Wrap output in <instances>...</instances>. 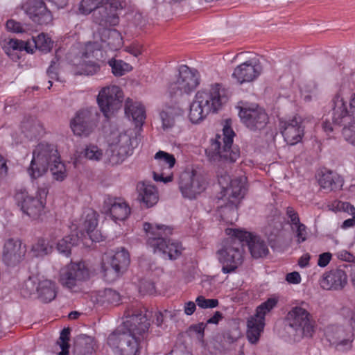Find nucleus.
I'll return each mask as SVG.
<instances>
[{
    "mask_svg": "<svg viewBox=\"0 0 355 355\" xmlns=\"http://www.w3.org/2000/svg\"><path fill=\"white\" fill-rule=\"evenodd\" d=\"M122 8L119 0H81L79 12L87 15L94 12L93 21L98 27L94 28L93 42L78 43L73 48L76 56L71 62L76 67V74L90 76L96 73L100 66L91 58L97 56L101 49L116 51L123 46L121 33L110 28L119 24L118 11Z\"/></svg>",
    "mask_w": 355,
    "mask_h": 355,
    "instance_id": "nucleus-1",
    "label": "nucleus"
},
{
    "mask_svg": "<svg viewBox=\"0 0 355 355\" xmlns=\"http://www.w3.org/2000/svg\"><path fill=\"white\" fill-rule=\"evenodd\" d=\"M147 311L131 305L125 311L123 324L110 334L108 345L119 355H139L141 345L148 340L150 322Z\"/></svg>",
    "mask_w": 355,
    "mask_h": 355,
    "instance_id": "nucleus-2",
    "label": "nucleus"
},
{
    "mask_svg": "<svg viewBox=\"0 0 355 355\" xmlns=\"http://www.w3.org/2000/svg\"><path fill=\"white\" fill-rule=\"evenodd\" d=\"M220 85L213 84L199 90L190 104L189 120L199 124L211 113L217 112L221 107Z\"/></svg>",
    "mask_w": 355,
    "mask_h": 355,
    "instance_id": "nucleus-3",
    "label": "nucleus"
},
{
    "mask_svg": "<svg viewBox=\"0 0 355 355\" xmlns=\"http://www.w3.org/2000/svg\"><path fill=\"white\" fill-rule=\"evenodd\" d=\"M144 229L147 233V244L153 248L155 252H159L171 260H175L181 255L183 249L181 243L167 239L172 234L171 227L163 225L153 226L145 223Z\"/></svg>",
    "mask_w": 355,
    "mask_h": 355,
    "instance_id": "nucleus-4",
    "label": "nucleus"
},
{
    "mask_svg": "<svg viewBox=\"0 0 355 355\" xmlns=\"http://www.w3.org/2000/svg\"><path fill=\"white\" fill-rule=\"evenodd\" d=\"M178 184L182 197L193 200L206 189L208 182L201 167L191 166L180 173Z\"/></svg>",
    "mask_w": 355,
    "mask_h": 355,
    "instance_id": "nucleus-5",
    "label": "nucleus"
},
{
    "mask_svg": "<svg viewBox=\"0 0 355 355\" xmlns=\"http://www.w3.org/2000/svg\"><path fill=\"white\" fill-rule=\"evenodd\" d=\"M227 229V233L232 237L228 239L217 252L219 262L222 264V271L225 274L234 272L243 261L244 244L241 239Z\"/></svg>",
    "mask_w": 355,
    "mask_h": 355,
    "instance_id": "nucleus-6",
    "label": "nucleus"
},
{
    "mask_svg": "<svg viewBox=\"0 0 355 355\" xmlns=\"http://www.w3.org/2000/svg\"><path fill=\"white\" fill-rule=\"evenodd\" d=\"M286 320L290 334L294 340L300 341L303 338H311L315 332V322L310 313L301 306L293 307L288 313Z\"/></svg>",
    "mask_w": 355,
    "mask_h": 355,
    "instance_id": "nucleus-7",
    "label": "nucleus"
},
{
    "mask_svg": "<svg viewBox=\"0 0 355 355\" xmlns=\"http://www.w3.org/2000/svg\"><path fill=\"white\" fill-rule=\"evenodd\" d=\"M350 318L347 327L330 325L325 331V336L329 344L338 352L350 349L354 340L355 327V313L349 311Z\"/></svg>",
    "mask_w": 355,
    "mask_h": 355,
    "instance_id": "nucleus-8",
    "label": "nucleus"
},
{
    "mask_svg": "<svg viewBox=\"0 0 355 355\" xmlns=\"http://www.w3.org/2000/svg\"><path fill=\"white\" fill-rule=\"evenodd\" d=\"M199 83V73L197 70L186 65H181L175 80L168 84V93L171 97L189 94L198 87Z\"/></svg>",
    "mask_w": 355,
    "mask_h": 355,
    "instance_id": "nucleus-9",
    "label": "nucleus"
},
{
    "mask_svg": "<svg viewBox=\"0 0 355 355\" xmlns=\"http://www.w3.org/2000/svg\"><path fill=\"white\" fill-rule=\"evenodd\" d=\"M331 118L334 124L355 123V94L348 102L340 89L331 101Z\"/></svg>",
    "mask_w": 355,
    "mask_h": 355,
    "instance_id": "nucleus-10",
    "label": "nucleus"
},
{
    "mask_svg": "<svg viewBox=\"0 0 355 355\" xmlns=\"http://www.w3.org/2000/svg\"><path fill=\"white\" fill-rule=\"evenodd\" d=\"M236 108L241 122L251 130H261L268 122L267 113L256 103L241 101Z\"/></svg>",
    "mask_w": 355,
    "mask_h": 355,
    "instance_id": "nucleus-11",
    "label": "nucleus"
},
{
    "mask_svg": "<svg viewBox=\"0 0 355 355\" xmlns=\"http://www.w3.org/2000/svg\"><path fill=\"white\" fill-rule=\"evenodd\" d=\"M89 277V272L85 263H71L61 269L60 282L72 292L81 290L82 284Z\"/></svg>",
    "mask_w": 355,
    "mask_h": 355,
    "instance_id": "nucleus-12",
    "label": "nucleus"
},
{
    "mask_svg": "<svg viewBox=\"0 0 355 355\" xmlns=\"http://www.w3.org/2000/svg\"><path fill=\"white\" fill-rule=\"evenodd\" d=\"M53 47V42L47 34L40 33L37 37H32L31 41H23L17 39L5 40L3 49L6 54L10 55L12 51H23L33 53L35 49L47 53Z\"/></svg>",
    "mask_w": 355,
    "mask_h": 355,
    "instance_id": "nucleus-13",
    "label": "nucleus"
},
{
    "mask_svg": "<svg viewBox=\"0 0 355 355\" xmlns=\"http://www.w3.org/2000/svg\"><path fill=\"white\" fill-rule=\"evenodd\" d=\"M123 92L116 85L103 87L97 96L100 110L107 119L110 118L122 106Z\"/></svg>",
    "mask_w": 355,
    "mask_h": 355,
    "instance_id": "nucleus-14",
    "label": "nucleus"
},
{
    "mask_svg": "<svg viewBox=\"0 0 355 355\" xmlns=\"http://www.w3.org/2000/svg\"><path fill=\"white\" fill-rule=\"evenodd\" d=\"M47 194L46 189L40 188L37 190L36 197L20 193L15 198L22 212L31 218L37 219L43 212Z\"/></svg>",
    "mask_w": 355,
    "mask_h": 355,
    "instance_id": "nucleus-15",
    "label": "nucleus"
},
{
    "mask_svg": "<svg viewBox=\"0 0 355 355\" xmlns=\"http://www.w3.org/2000/svg\"><path fill=\"white\" fill-rule=\"evenodd\" d=\"M130 262L129 253L124 248L110 257L103 259L101 269L104 277L108 282L116 280L126 270Z\"/></svg>",
    "mask_w": 355,
    "mask_h": 355,
    "instance_id": "nucleus-16",
    "label": "nucleus"
},
{
    "mask_svg": "<svg viewBox=\"0 0 355 355\" xmlns=\"http://www.w3.org/2000/svg\"><path fill=\"white\" fill-rule=\"evenodd\" d=\"M139 130H128L123 133L112 132L114 140L110 146L112 155H132L139 144Z\"/></svg>",
    "mask_w": 355,
    "mask_h": 355,
    "instance_id": "nucleus-17",
    "label": "nucleus"
},
{
    "mask_svg": "<svg viewBox=\"0 0 355 355\" xmlns=\"http://www.w3.org/2000/svg\"><path fill=\"white\" fill-rule=\"evenodd\" d=\"M279 129L285 142L291 146L301 142L304 135L302 119L299 116H294L287 119H281L279 122Z\"/></svg>",
    "mask_w": 355,
    "mask_h": 355,
    "instance_id": "nucleus-18",
    "label": "nucleus"
},
{
    "mask_svg": "<svg viewBox=\"0 0 355 355\" xmlns=\"http://www.w3.org/2000/svg\"><path fill=\"white\" fill-rule=\"evenodd\" d=\"M234 236L239 238L244 244L248 247L252 256L255 258L266 257L268 252V245L259 236H254L251 233L240 230H230Z\"/></svg>",
    "mask_w": 355,
    "mask_h": 355,
    "instance_id": "nucleus-19",
    "label": "nucleus"
},
{
    "mask_svg": "<svg viewBox=\"0 0 355 355\" xmlns=\"http://www.w3.org/2000/svg\"><path fill=\"white\" fill-rule=\"evenodd\" d=\"M102 211L116 222L125 220L130 214V208L123 199L107 196L104 199Z\"/></svg>",
    "mask_w": 355,
    "mask_h": 355,
    "instance_id": "nucleus-20",
    "label": "nucleus"
},
{
    "mask_svg": "<svg viewBox=\"0 0 355 355\" xmlns=\"http://www.w3.org/2000/svg\"><path fill=\"white\" fill-rule=\"evenodd\" d=\"M262 71L261 66L256 59L248 60L237 66L232 77L239 84L250 83L256 80Z\"/></svg>",
    "mask_w": 355,
    "mask_h": 355,
    "instance_id": "nucleus-21",
    "label": "nucleus"
},
{
    "mask_svg": "<svg viewBox=\"0 0 355 355\" xmlns=\"http://www.w3.org/2000/svg\"><path fill=\"white\" fill-rule=\"evenodd\" d=\"M29 18L40 25H48L53 19L51 12L42 0H31L24 8Z\"/></svg>",
    "mask_w": 355,
    "mask_h": 355,
    "instance_id": "nucleus-22",
    "label": "nucleus"
},
{
    "mask_svg": "<svg viewBox=\"0 0 355 355\" xmlns=\"http://www.w3.org/2000/svg\"><path fill=\"white\" fill-rule=\"evenodd\" d=\"M223 132V148L221 147V138L220 136H218L211 141L209 152H207V155H223V153L229 152L235 135L234 130L230 127V120L225 121Z\"/></svg>",
    "mask_w": 355,
    "mask_h": 355,
    "instance_id": "nucleus-23",
    "label": "nucleus"
},
{
    "mask_svg": "<svg viewBox=\"0 0 355 355\" xmlns=\"http://www.w3.org/2000/svg\"><path fill=\"white\" fill-rule=\"evenodd\" d=\"M347 282L346 272L340 266L324 273L320 284L323 289L338 291L343 289Z\"/></svg>",
    "mask_w": 355,
    "mask_h": 355,
    "instance_id": "nucleus-24",
    "label": "nucleus"
},
{
    "mask_svg": "<svg viewBox=\"0 0 355 355\" xmlns=\"http://www.w3.org/2000/svg\"><path fill=\"white\" fill-rule=\"evenodd\" d=\"M26 252L25 247L21 246L20 241L8 240L4 244L3 260L8 266H14L23 259Z\"/></svg>",
    "mask_w": 355,
    "mask_h": 355,
    "instance_id": "nucleus-25",
    "label": "nucleus"
},
{
    "mask_svg": "<svg viewBox=\"0 0 355 355\" xmlns=\"http://www.w3.org/2000/svg\"><path fill=\"white\" fill-rule=\"evenodd\" d=\"M98 225L97 214L94 210H89L85 216L83 218L80 230L81 240L87 236L94 242H99L103 240V236L100 232L96 230Z\"/></svg>",
    "mask_w": 355,
    "mask_h": 355,
    "instance_id": "nucleus-26",
    "label": "nucleus"
},
{
    "mask_svg": "<svg viewBox=\"0 0 355 355\" xmlns=\"http://www.w3.org/2000/svg\"><path fill=\"white\" fill-rule=\"evenodd\" d=\"M137 200L146 207L150 208L156 205L159 200L157 187L149 182L141 181L137 184Z\"/></svg>",
    "mask_w": 355,
    "mask_h": 355,
    "instance_id": "nucleus-27",
    "label": "nucleus"
},
{
    "mask_svg": "<svg viewBox=\"0 0 355 355\" xmlns=\"http://www.w3.org/2000/svg\"><path fill=\"white\" fill-rule=\"evenodd\" d=\"M182 114V109L175 104H164L159 110V119L164 131L171 130L177 119Z\"/></svg>",
    "mask_w": 355,
    "mask_h": 355,
    "instance_id": "nucleus-28",
    "label": "nucleus"
},
{
    "mask_svg": "<svg viewBox=\"0 0 355 355\" xmlns=\"http://www.w3.org/2000/svg\"><path fill=\"white\" fill-rule=\"evenodd\" d=\"M70 126L75 135L78 136L87 135L92 128L89 112L87 110L78 112L75 117L71 121Z\"/></svg>",
    "mask_w": 355,
    "mask_h": 355,
    "instance_id": "nucleus-29",
    "label": "nucleus"
},
{
    "mask_svg": "<svg viewBox=\"0 0 355 355\" xmlns=\"http://www.w3.org/2000/svg\"><path fill=\"white\" fill-rule=\"evenodd\" d=\"M125 113L129 119L132 120L136 128H139V130H140L146 117L144 105L140 102L128 98L125 101Z\"/></svg>",
    "mask_w": 355,
    "mask_h": 355,
    "instance_id": "nucleus-30",
    "label": "nucleus"
},
{
    "mask_svg": "<svg viewBox=\"0 0 355 355\" xmlns=\"http://www.w3.org/2000/svg\"><path fill=\"white\" fill-rule=\"evenodd\" d=\"M218 212L223 220L232 223L238 218V205L239 202L235 200L224 198H221V196L218 197Z\"/></svg>",
    "mask_w": 355,
    "mask_h": 355,
    "instance_id": "nucleus-31",
    "label": "nucleus"
},
{
    "mask_svg": "<svg viewBox=\"0 0 355 355\" xmlns=\"http://www.w3.org/2000/svg\"><path fill=\"white\" fill-rule=\"evenodd\" d=\"M245 183V178L243 177L236 178L231 180L230 186L224 190L223 194L221 196L222 200L224 198H227L239 202L240 200L244 197L246 191Z\"/></svg>",
    "mask_w": 355,
    "mask_h": 355,
    "instance_id": "nucleus-32",
    "label": "nucleus"
},
{
    "mask_svg": "<svg viewBox=\"0 0 355 355\" xmlns=\"http://www.w3.org/2000/svg\"><path fill=\"white\" fill-rule=\"evenodd\" d=\"M36 297L43 303H49L56 296L55 284L49 279H40Z\"/></svg>",
    "mask_w": 355,
    "mask_h": 355,
    "instance_id": "nucleus-33",
    "label": "nucleus"
},
{
    "mask_svg": "<svg viewBox=\"0 0 355 355\" xmlns=\"http://www.w3.org/2000/svg\"><path fill=\"white\" fill-rule=\"evenodd\" d=\"M343 179L335 172L324 170L319 179V184L322 188L329 191L339 189L343 187Z\"/></svg>",
    "mask_w": 355,
    "mask_h": 355,
    "instance_id": "nucleus-34",
    "label": "nucleus"
},
{
    "mask_svg": "<svg viewBox=\"0 0 355 355\" xmlns=\"http://www.w3.org/2000/svg\"><path fill=\"white\" fill-rule=\"evenodd\" d=\"M265 326L264 320L255 315L251 316L247 322V337L248 340L252 343H256L260 337Z\"/></svg>",
    "mask_w": 355,
    "mask_h": 355,
    "instance_id": "nucleus-35",
    "label": "nucleus"
},
{
    "mask_svg": "<svg viewBox=\"0 0 355 355\" xmlns=\"http://www.w3.org/2000/svg\"><path fill=\"white\" fill-rule=\"evenodd\" d=\"M80 241L81 237L79 236L78 233H72L58 242L57 250L60 254L69 257L71 253V248L78 245Z\"/></svg>",
    "mask_w": 355,
    "mask_h": 355,
    "instance_id": "nucleus-36",
    "label": "nucleus"
},
{
    "mask_svg": "<svg viewBox=\"0 0 355 355\" xmlns=\"http://www.w3.org/2000/svg\"><path fill=\"white\" fill-rule=\"evenodd\" d=\"M48 166V157H33L28 171L32 178L36 179L47 171Z\"/></svg>",
    "mask_w": 355,
    "mask_h": 355,
    "instance_id": "nucleus-37",
    "label": "nucleus"
},
{
    "mask_svg": "<svg viewBox=\"0 0 355 355\" xmlns=\"http://www.w3.org/2000/svg\"><path fill=\"white\" fill-rule=\"evenodd\" d=\"M40 279L37 277H29L20 286V294L24 298L35 297Z\"/></svg>",
    "mask_w": 355,
    "mask_h": 355,
    "instance_id": "nucleus-38",
    "label": "nucleus"
},
{
    "mask_svg": "<svg viewBox=\"0 0 355 355\" xmlns=\"http://www.w3.org/2000/svg\"><path fill=\"white\" fill-rule=\"evenodd\" d=\"M60 157H55L50 166V171L53 180L62 182L67 177V170L64 164L60 160Z\"/></svg>",
    "mask_w": 355,
    "mask_h": 355,
    "instance_id": "nucleus-39",
    "label": "nucleus"
},
{
    "mask_svg": "<svg viewBox=\"0 0 355 355\" xmlns=\"http://www.w3.org/2000/svg\"><path fill=\"white\" fill-rule=\"evenodd\" d=\"M112 72L115 76H121L132 70V67L121 60L112 58L108 61Z\"/></svg>",
    "mask_w": 355,
    "mask_h": 355,
    "instance_id": "nucleus-40",
    "label": "nucleus"
},
{
    "mask_svg": "<svg viewBox=\"0 0 355 355\" xmlns=\"http://www.w3.org/2000/svg\"><path fill=\"white\" fill-rule=\"evenodd\" d=\"M57 146L48 141L39 143L33 150V155H57Z\"/></svg>",
    "mask_w": 355,
    "mask_h": 355,
    "instance_id": "nucleus-41",
    "label": "nucleus"
},
{
    "mask_svg": "<svg viewBox=\"0 0 355 355\" xmlns=\"http://www.w3.org/2000/svg\"><path fill=\"white\" fill-rule=\"evenodd\" d=\"M155 162L152 164L153 168L158 171H163L166 169H171L175 164V157H154Z\"/></svg>",
    "mask_w": 355,
    "mask_h": 355,
    "instance_id": "nucleus-42",
    "label": "nucleus"
},
{
    "mask_svg": "<svg viewBox=\"0 0 355 355\" xmlns=\"http://www.w3.org/2000/svg\"><path fill=\"white\" fill-rule=\"evenodd\" d=\"M32 251L33 255L37 257H42L50 254L52 251V247L43 239H39L33 245Z\"/></svg>",
    "mask_w": 355,
    "mask_h": 355,
    "instance_id": "nucleus-43",
    "label": "nucleus"
},
{
    "mask_svg": "<svg viewBox=\"0 0 355 355\" xmlns=\"http://www.w3.org/2000/svg\"><path fill=\"white\" fill-rule=\"evenodd\" d=\"M278 302V300L275 297L268 298L266 302L261 304L256 310V313L254 315L262 320H265V315L267 313L270 312L274 309Z\"/></svg>",
    "mask_w": 355,
    "mask_h": 355,
    "instance_id": "nucleus-44",
    "label": "nucleus"
},
{
    "mask_svg": "<svg viewBox=\"0 0 355 355\" xmlns=\"http://www.w3.org/2000/svg\"><path fill=\"white\" fill-rule=\"evenodd\" d=\"M100 297L103 304L114 305L118 304L121 299L119 293L112 288H105Z\"/></svg>",
    "mask_w": 355,
    "mask_h": 355,
    "instance_id": "nucleus-45",
    "label": "nucleus"
},
{
    "mask_svg": "<svg viewBox=\"0 0 355 355\" xmlns=\"http://www.w3.org/2000/svg\"><path fill=\"white\" fill-rule=\"evenodd\" d=\"M210 162L217 165L218 171L227 173L228 168L236 162V159L234 157H211Z\"/></svg>",
    "mask_w": 355,
    "mask_h": 355,
    "instance_id": "nucleus-46",
    "label": "nucleus"
},
{
    "mask_svg": "<svg viewBox=\"0 0 355 355\" xmlns=\"http://www.w3.org/2000/svg\"><path fill=\"white\" fill-rule=\"evenodd\" d=\"M69 328H64L61 331L60 338L57 341L58 345L62 349V351L59 353V355H69Z\"/></svg>",
    "mask_w": 355,
    "mask_h": 355,
    "instance_id": "nucleus-47",
    "label": "nucleus"
},
{
    "mask_svg": "<svg viewBox=\"0 0 355 355\" xmlns=\"http://www.w3.org/2000/svg\"><path fill=\"white\" fill-rule=\"evenodd\" d=\"M343 126L342 134L345 139L349 144L355 146V123L351 124H337Z\"/></svg>",
    "mask_w": 355,
    "mask_h": 355,
    "instance_id": "nucleus-48",
    "label": "nucleus"
},
{
    "mask_svg": "<svg viewBox=\"0 0 355 355\" xmlns=\"http://www.w3.org/2000/svg\"><path fill=\"white\" fill-rule=\"evenodd\" d=\"M291 230L295 234L297 243H303L306 240L308 233L305 225L300 223L297 225L292 226Z\"/></svg>",
    "mask_w": 355,
    "mask_h": 355,
    "instance_id": "nucleus-49",
    "label": "nucleus"
},
{
    "mask_svg": "<svg viewBox=\"0 0 355 355\" xmlns=\"http://www.w3.org/2000/svg\"><path fill=\"white\" fill-rule=\"evenodd\" d=\"M196 304L201 309H211L218 305L217 299H206L204 296L200 295L196 300Z\"/></svg>",
    "mask_w": 355,
    "mask_h": 355,
    "instance_id": "nucleus-50",
    "label": "nucleus"
},
{
    "mask_svg": "<svg viewBox=\"0 0 355 355\" xmlns=\"http://www.w3.org/2000/svg\"><path fill=\"white\" fill-rule=\"evenodd\" d=\"M235 340V338L232 337L229 333H225L223 335V343L218 346H216L214 343V347L216 351L221 353L226 351L228 349V345L233 343Z\"/></svg>",
    "mask_w": 355,
    "mask_h": 355,
    "instance_id": "nucleus-51",
    "label": "nucleus"
},
{
    "mask_svg": "<svg viewBox=\"0 0 355 355\" xmlns=\"http://www.w3.org/2000/svg\"><path fill=\"white\" fill-rule=\"evenodd\" d=\"M218 184L220 185L222 189L220 193V196H222L223 194L224 190L226 189V188H228L230 184V181L233 179H231L230 176L226 171L223 173V171H218Z\"/></svg>",
    "mask_w": 355,
    "mask_h": 355,
    "instance_id": "nucleus-52",
    "label": "nucleus"
},
{
    "mask_svg": "<svg viewBox=\"0 0 355 355\" xmlns=\"http://www.w3.org/2000/svg\"><path fill=\"white\" fill-rule=\"evenodd\" d=\"M77 155H102L101 151L96 146H85L81 148V151L77 150Z\"/></svg>",
    "mask_w": 355,
    "mask_h": 355,
    "instance_id": "nucleus-53",
    "label": "nucleus"
},
{
    "mask_svg": "<svg viewBox=\"0 0 355 355\" xmlns=\"http://www.w3.org/2000/svg\"><path fill=\"white\" fill-rule=\"evenodd\" d=\"M286 216L288 218V223L291 227L297 225L300 223L298 214L293 207H288L286 209Z\"/></svg>",
    "mask_w": 355,
    "mask_h": 355,
    "instance_id": "nucleus-54",
    "label": "nucleus"
},
{
    "mask_svg": "<svg viewBox=\"0 0 355 355\" xmlns=\"http://www.w3.org/2000/svg\"><path fill=\"white\" fill-rule=\"evenodd\" d=\"M6 26L7 30L10 32L16 33L24 32V29L23 26H21V24L19 22L15 21L13 19L8 20Z\"/></svg>",
    "mask_w": 355,
    "mask_h": 355,
    "instance_id": "nucleus-55",
    "label": "nucleus"
},
{
    "mask_svg": "<svg viewBox=\"0 0 355 355\" xmlns=\"http://www.w3.org/2000/svg\"><path fill=\"white\" fill-rule=\"evenodd\" d=\"M338 259L345 261L351 264H355V256L347 250H340L336 253Z\"/></svg>",
    "mask_w": 355,
    "mask_h": 355,
    "instance_id": "nucleus-56",
    "label": "nucleus"
},
{
    "mask_svg": "<svg viewBox=\"0 0 355 355\" xmlns=\"http://www.w3.org/2000/svg\"><path fill=\"white\" fill-rule=\"evenodd\" d=\"M55 61L52 60L51 65L47 69V74L51 80H49V83H50V86L49 87V89L52 86V80H59V78L58 76V73L56 71V67L55 66Z\"/></svg>",
    "mask_w": 355,
    "mask_h": 355,
    "instance_id": "nucleus-57",
    "label": "nucleus"
},
{
    "mask_svg": "<svg viewBox=\"0 0 355 355\" xmlns=\"http://www.w3.org/2000/svg\"><path fill=\"white\" fill-rule=\"evenodd\" d=\"M125 51L135 57H138L142 53V46L139 44H132L125 48Z\"/></svg>",
    "mask_w": 355,
    "mask_h": 355,
    "instance_id": "nucleus-58",
    "label": "nucleus"
},
{
    "mask_svg": "<svg viewBox=\"0 0 355 355\" xmlns=\"http://www.w3.org/2000/svg\"><path fill=\"white\" fill-rule=\"evenodd\" d=\"M207 326V324L204 322H200L197 324H193L190 327V330L193 331L198 335V338L202 340L204 337V331Z\"/></svg>",
    "mask_w": 355,
    "mask_h": 355,
    "instance_id": "nucleus-59",
    "label": "nucleus"
},
{
    "mask_svg": "<svg viewBox=\"0 0 355 355\" xmlns=\"http://www.w3.org/2000/svg\"><path fill=\"white\" fill-rule=\"evenodd\" d=\"M41 130L42 128L39 125L37 126L35 125H32L28 130L23 131L22 134L25 137H30L32 138L33 137H35L37 135L40 134Z\"/></svg>",
    "mask_w": 355,
    "mask_h": 355,
    "instance_id": "nucleus-60",
    "label": "nucleus"
},
{
    "mask_svg": "<svg viewBox=\"0 0 355 355\" xmlns=\"http://www.w3.org/2000/svg\"><path fill=\"white\" fill-rule=\"evenodd\" d=\"M331 259V254L330 252H324L319 255L318 265L320 267H325L328 265Z\"/></svg>",
    "mask_w": 355,
    "mask_h": 355,
    "instance_id": "nucleus-61",
    "label": "nucleus"
},
{
    "mask_svg": "<svg viewBox=\"0 0 355 355\" xmlns=\"http://www.w3.org/2000/svg\"><path fill=\"white\" fill-rule=\"evenodd\" d=\"M166 355H192V354L188 351L184 346L180 345L179 347H175Z\"/></svg>",
    "mask_w": 355,
    "mask_h": 355,
    "instance_id": "nucleus-62",
    "label": "nucleus"
},
{
    "mask_svg": "<svg viewBox=\"0 0 355 355\" xmlns=\"http://www.w3.org/2000/svg\"><path fill=\"white\" fill-rule=\"evenodd\" d=\"M286 280L291 284H299L301 282V277L298 272H292L288 273L286 277Z\"/></svg>",
    "mask_w": 355,
    "mask_h": 355,
    "instance_id": "nucleus-63",
    "label": "nucleus"
},
{
    "mask_svg": "<svg viewBox=\"0 0 355 355\" xmlns=\"http://www.w3.org/2000/svg\"><path fill=\"white\" fill-rule=\"evenodd\" d=\"M153 179L156 182H163L164 183L170 182L173 180V175H169L166 177H164V173L158 174L156 171L153 172Z\"/></svg>",
    "mask_w": 355,
    "mask_h": 355,
    "instance_id": "nucleus-64",
    "label": "nucleus"
}]
</instances>
